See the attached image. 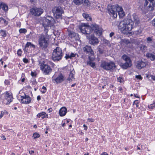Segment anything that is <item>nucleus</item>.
Masks as SVG:
<instances>
[{"label": "nucleus", "mask_w": 155, "mask_h": 155, "mask_svg": "<svg viewBox=\"0 0 155 155\" xmlns=\"http://www.w3.org/2000/svg\"><path fill=\"white\" fill-rule=\"evenodd\" d=\"M83 50L84 52L90 54L91 55L94 54V52L91 49V47L86 45L83 48Z\"/></svg>", "instance_id": "obj_16"}, {"label": "nucleus", "mask_w": 155, "mask_h": 155, "mask_svg": "<svg viewBox=\"0 0 155 155\" xmlns=\"http://www.w3.org/2000/svg\"><path fill=\"white\" fill-rule=\"evenodd\" d=\"M86 28V32L85 34H90L92 31V29L91 28V25L90 27L88 26L87 24Z\"/></svg>", "instance_id": "obj_23"}, {"label": "nucleus", "mask_w": 155, "mask_h": 155, "mask_svg": "<svg viewBox=\"0 0 155 155\" xmlns=\"http://www.w3.org/2000/svg\"><path fill=\"white\" fill-rule=\"evenodd\" d=\"M75 74V72L74 71V69L72 70H71L70 72L69 77L68 80L70 82L72 81L73 79H74V75Z\"/></svg>", "instance_id": "obj_21"}, {"label": "nucleus", "mask_w": 155, "mask_h": 155, "mask_svg": "<svg viewBox=\"0 0 155 155\" xmlns=\"http://www.w3.org/2000/svg\"><path fill=\"white\" fill-rule=\"evenodd\" d=\"M3 96L5 97V99L7 101L6 104H9L12 101L13 97L11 93L7 92L5 94H3L1 95L2 97Z\"/></svg>", "instance_id": "obj_13"}, {"label": "nucleus", "mask_w": 155, "mask_h": 155, "mask_svg": "<svg viewBox=\"0 0 155 155\" xmlns=\"http://www.w3.org/2000/svg\"><path fill=\"white\" fill-rule=\"evenodd\" d=\"M0 8H2L3 10L6 11L8 10V6L4 3H0Z\"/></svg>", "instance_id": "obj_24"}, {"label": "nucleus", "mask_w": 155, "mask_h": 155, "mask_svg": "<svg viewBox=\"0 0 155 155\" xmlns=\"http://www.w3.org/2000/svg\"><path fill=\"white\" fill-rule=\"evenodd\" d=\"M115 6L116 7V12L117 13V12L118 13L119 12L123 10L122 8L121 7L119 6L118 5H116Z\"/></svg>", "instance_id": "obj_30"}, {"label": "nucleus", "mask_w": 155, "mask_h": 155, "mask_svg": "<svg viewBox=\"0 0 155 155\" xmlns=\"http://www.w3.org/2000/svg\"><path fill=\"white\" fill-rule=\"evenodd\" d=\"M101 67L107 70H113L116 67L115 63L111 61L110 62H103L101 63Z\"/></svg>", "instance_id": "obj_8"}, {"label": "nucleus", "mask_w": 155, "mask_h": 155, "mask_svg": "<svg viewBox=\"0 0 155 155\" xmlns=\"http://www.w3.org/2000/svg\"><path fill=\"white\" fill-rule=\"evenodd\" d=\"M9 131L13 133V134H15V133L14 132V131H13V130H9Z\"/></svg>", "instance_id": "obj_60"}, {"label": "nucleus", "mask_w": 155, "mask_h": 155, "mask_svg": "<svg viewBox=\"0 0 155 155\" xmlns=\"http://www.w3.org/2000/svg\"><path fill=\"white\" fill-rule=\"evenodd\" d=\"M104 42L105 43L107 44V45L110 44V42L109 41L107 40L104 39Z\"/></svg>", "instance_id": "obj_51"}, {"label": "nucleus", "mask_w": 155, "mask_h": 155, "mask_svg": "<svg viewBox=\"0 0 155 155\" xmlns=\"http://www.w3.org/2000/svg\"><path fill=\"white\" fill-rule=\"evenodd\" d=\"M22 52L21 50L19 49L17 51V54L18 55L21 56V54H22Z\"/></svg>", "instance_id": "obj_47"}, {"label": "nucleus", "mask_w": 155, "mask_h": 155, "mask_svg": "<svg viewBox=\"0 0 155 155\" xmlns=\"http://www.w3.org/2000/svg\"><path fill=\"white\" fill-rule=\"evenodd\" d=\"M152 24L153 26H155V19L152 21Z\"/></svg>", "instance_id": "obj_57"}, {"label": "nucleus", "mask_w": 155, "mask_h": 155, "mask_svg": "<svg viewBox=\"0 0 155 155\" xmlns=\"http://www.w3.org/2000/svg\"><path fill=\"white\" fill-rule=\"evenodd\" d=\"M87 38L89 40V43L91 45H95L99 42L98 38L93 35H91L89 37L87 36Z\"/></svg>", "instance_id": "obj_10"}, {"label": "nucleus", "mask_w": 155, "mask_h": 155, "mask_svg": "<svg viewBox=\"0 0 155 155\" xmlns=\"http://www.w3.org/2000/svg\"><path fill=\"white\" fill-rule=\"evenodd\" d=\"M134 23H135L136 26L137 25L140 23L139 18L135 16L134 17Z\"/></svg>", "instance_id": "obj_28"}, {"label": "nucleus", "mask_w": 155, "mask_h": 155, "mask_svg": "<svg viewBox=\"0 0 155 155\" xmlns=\"http://www.w3.org/2000/svg\"><path fill=\"white\" fill-rule=\"evenodd\" d=\"M1 35L3 37H5L6 36V31L4 30H1Z\"/></svg>", "instance_id": "obj_33"}, {"label": "nucleus", "mask_w": 155, "mask_h": 155, "mask_svg": "<svg viewBox=\"0 0 155 155\" xmlns=\"http://www.w3.org/2000/svg\"><path fill=\"white\" fill-rule=\"evenodd\" d=\"M37 99L38 101H39L41 99V97L40 96H38L37 97Z\"/></svg>", "instance_id": "obj_61"}, {"label": "nucleus", "mask_w": 155, "mask_h": 155, "mask_svg": "<svg viewBox=\"0 0 155 155\" xmlns=\"http://www.w3.org/2000/svg\"><path fill=\"white\" fill-rule=\"evenodd\" d=\"M29 153L31 155L33 154L34 153V150L29 151Z\"/></svg>", "instance_id": "obj_54"}, {"label": "nucleus", "mask_w": 155, "mask_h": 155, "mask_svg": "<svg viewBox=\"0 0 155 155\" xmlns=\"http://www.w3.org/2000/svg\"><path fill=\"white\" fill-rule=\"evenodd\" d=\"M114 35V33L112 32L110 34L109 36L110 37H112Z\"/></svg>", "instance_id": "obj_55"}, {"label": "nucleus", "mask_w": 155, "mask_h": 155, "mask_svg": "<svg viewBox=\"0 0 155 155\" xmlns=\"http://www.w3.org/2000/svg\"><path fill=\"white\" fill-rule=\"evenodd\" d=\"M135 78L139 80H142V78L140 75H136L135 76Z\"/></svg>", "instance_id": "obj_46"}, {"label": "nucleus", "mask_w": 155, "mask_h": 155, "mask_svg": "<svg viewBox=\"0 0 155 155\" xmlns=\"http://www.w3.org/2000/svg\"><path fill=\"white\" fill-rule=\"evenodd\" d=\"M117 81L118 82L121 83L123 82V79L120 77H119L117 78Z\"/></svg>", "instance_id": "obj_43"}, {"label": "nucleus", "mask_w": 155, "mask_h": 155, "mask_svg": "<svg viewBox=\"0 0 155 155\" xmlns=\"http://www.w3.org/2000/svg\"><path fill=\"white\" fill-rule=\"evenodd\" d=\"M76 54L73 53H71L70 54H66L65 56V58L66 59L68 58H72L74 57L75 56Z\"/></svg>", "instance_id": "obj_29"}, {"label": "nucleus", "mask_w": 155, "mask_h": 155, "mask_svg": "<svg viewBox=\"0 0 155 155\" xmlns=\"http://www.w3.org/2000/svg\"><path fill=\"white\" fill-rule=\"evenodd\" d=\"M130 43L129 41L127 39H121L120 41V44L121 45H124V44L128 45Z\"/></svg>", "instance_id": "obj_25"}, {"label": "nucleus", "mask_w": 155, "mask_h": 155, "mask_svg": "<svg viewBox=\"0 0 155 155\" xmlns=\"http://www.w3.org/2000/svg\"><path fill=\"white\" fill-rule=\"evenodd\" d=\"M86 24L82 23L79 26V28L81 32L84 34H86Z\"/></svg>", "instance_id": "obj_19"}, {"label": "nucleus", "mask_w": 155, "mask_h": 155, "mask_svg": "<svg viewBox=\"0 0 155 155\" xmlns=\"http://www.w3.org/2000/svg\"><path fill=\"white\" fill-rule=\"evenodd\" d=\"M101 155H108L106 152H104L102 153Z\"/></svg>", "instance_id": "obj_62"}, {"label": "nucleus", "mask_w": 155, "mask_h": 155, "mask_svg": "<svg viewBox=\"0 0 155 155\" xmlns=\"http://www.w3.org/2000/svg\"><path fill=\"white\" fill-rule=\"evenodd\" d=\"M87 64L90 66L91 67H92L93 68H95V63H94L91 62V61H88L87 62Z\"/></svg>", "instance_id": "obj_31"}, {"label": "nucleus", "mask_w": 155, "mask_h": 155, "mask_svg": "<svg viewBox=\"0 0 155 155\" xmlns=\"http://www.w3.org/2000/svg\"><path fill=\"white\" fill-rule=\"evenodd\" d=\"M31 47H33V48H35V46L31 43V45L30 46Z\"/></svg>", "instance_id": "obj_63"}, {"label": "nucleus", "mask_w": 155, "mask_h": 155, "mask_svg": "<svg viewBox=\"0 0 155 155\" xmlns=\"http://www.w3.org/2000/svg\"><path fill=\"white\" fill-rule=\"evenodd\" d=\"M152 41V39L150 37H148L147 38V42L148 43H151Z\"/></svg>", "instance_id": "obj_42"}, {"label": "nucleus", "mask_w": 155, "mask_h": 155, "mask_svg": "<svg viewBox=\"0 0 155 155\" xmlns=\"http://www.w3.org/2000/svg\"><path fill=\"white\" fill-rule=\"evenodd\" d=\"M37 116L39 118L41 117L42 119H43L44 118L48 117V114L45 112H42L41 113L38 114L37 115Z\"/></svg>", "instance_id": "obj_22"}, {"label": "nucleus", "mask_w": 155, "mask_h": 155, "mask_svg": "<svg viewBox=\"0 0 155 155\" xmlns=\"http://www.w3.org/2000/svg\"><path fill=\"white\" fill-rule=\"evenodd\" d=\"M78 35V34L72 31H69L68 35L69 37L71 38H74Z\"/></svg>", "instance_id": "obj_27"}, {"label": "nucleus", "mask_w": 155, "mask_h": 155, "mask_svg": "<svg viewBox=\"0 0 155 155\" xmlns=\"http://www.w3.org/2000/svg\"><path fill=\"white\" fill-rule=\"evenodd\" d=\"M146 56L151 60L153 61L155 60V53L153 52L152 53L147 52L146 54Z\"/></svg>", "instance_id": "obj_17"}, {"label": "nucleus", "mask_w": 155, "mask_h": 155, "mask_svg": "<svg viewBox=\"0 0 155 155\" xmlns=\"http://www.w3.org/2000/svg\"><path fill=\"white\" fill-rule=\"evenodd\" d=\"M67 109L66 108L63 107L61 108L59 110V114L61 116H64L67 113Z\"/></svg>", "instance_id": "obj_20"}, {"label": "nucleus", "mask_w": 155, "mask_h": 155, "mask_svg": "<svg viewBox=\"0 0 155 155\" xmlns=\"http://www.w3.org/2000/svg\"><path fill=\"white\" fill-rule=\"evenodd\" d=\"M64 80V77L62 74H60L54 79V81L56 83H59L62 82Z\"/></svg>", "instance_id": "obj_18"}, {"label": "nucleus", "mask_w": 155, "mask_h": 155, "mask_svg": "<svg viewBox=\"0 0 155 155\" xmlns=\"http://www.w3.org/2000/svg\"><path fill=\"white\" fill-rule=\"evenodd\" d=\"M0 21L2 23H5L6 24H7V22L3 18H0Z\"/></svg>", "instance_id": "obj_38"}, {"label": "nucleus", "mask_w": 155, "mask_h": 155, "mask_svg": "<svg viewBox=\"0 0 155 155\" xmlns=\"http://www.w3.org/2000/svg\"><path fill=\"white\" fill-rule=\"evenodd\" d=\"M31 45V43L28 42L25 46V48L28 47L29 46H30Z\"/></svg>", "instance_id": "obj_48"}, {"label": "nucleus", "mask_w": 155, "mask_h": 155, "mask_svg": "<svg viewBox=\"0 0 155 155\" xmlns=\"http://www.w3.org/2000/svg\"><path fill=\"white\" fill-rule=\"evenodd\" d=\"M31 75L32 76H36V74H35L34 72H33L32 71L31 73Z\"/></svg>", "instance_id": "obj_56"}, {"label": "nucleus", "mask_w": 155, "mask_h": 155, "mask_svg": "<svg viewBox=\"0 0 155 155\" xmlns=\"http://www.w3.org/2000/svg\"><path fill=\"white\" fill-rule=\"evenodd\" d=\"M73 2L76 5H79L82 2L81 0H73Z\"/></svg>", "instance_id": "obj_32"}, {"label": "nucleus", "mask_w": 155, "mask_h": 155, "mask_svg": "<svg viewBox=\"0 0 155 155\" xmlns=\"http://www.w3.org/2000/svg\"><path fill=\"white\" fill-rule=\"evenodd\" d=\"M38 65L40 67L41 70L45 74H48L51 72L52 69L50 66H49L46 62L45 61H39Z\"/></svg>", "instance_id": "obj_3"}, {"label": "nucleus", "mask_w": 155, "mask_h": 155, "mask_svg": "<svg viewBox=\"0 0 155 155\" xmlns=\"http://www.w3.org/2000/svg\"><path fill=\"white\" fill-rule=\"evenodd\" d=\"M46 91V88L45 87L43 86L42 87V89L41 91L43 93H45Z\"/></svg>", "instance_id": "obj_41"}, {"label": "nucleus", "mask_w": 155, "mask_h": 155, "mask_svg": "<svg viewBox=\"0 0 155 155\" xmlns=\"http://www.w3.org/2000/svg\"><path fill=\"white\" fill-rule=\"evenodd\" d=\"M141 31L140 30H138L137 31H135L134 32L135 34L136 35H139L141 33Z\"/></svg>", "instance_id": "obj_44"}, {"label": "nucleus", "mask_w": 155, "mask_h": 155, "mask_svg": "<svg viewBox=\"0 0 155 155\" xmlns=\"http://www.w3.org/2000/svg\"><path fill=\"white\" fill-rule=\"evenodd\" d=\"M83 16L87 21H91L92 20V18L91 17L87 14L84 13L83 14Z\"/></svg>", "instance_id": "obj_26"}, {"label": "nucleus", "mask_w": 155, "mask_h": 155, "mask_svg": "<svg viewBox=\"0 0 155 155\" xmlns=\"http://www.w3.org/2000/svg\"><path fill=\"white\" fill-rule=\"evenodd\" d=\"M91 28L92 31L94 30V32L97 35L100 36L102 34V29L101 27L96 24L91 25Z\"/></svg>", "instance_id": "obj_11"}, {"label": "nucleus", "mask_w": 155, "mask_h": 155, "mask_svg": "<svg viewBox=\"0 0 155 155\" xmlns=\"http://www.w3.org/2000/svg\"><path fill=\"white\" fill-rule=\"evenodd\" d=\"M138 104V101L137 100H135L134 101V102L133 105H136V107H137L138 106L137 105Z\"/></svg>", "instance_id": "obj_45"}, {"label": "nucleus", "mask_w": 155, "mask_h": 155, "mask_svg": "<svg viewBox=\"0 0 155 155\" xmlns=\"http://www.w3.org/2000/svg\"><path fill=\"white\" fill-rule=\"evenodd\" d=\"M150 77H151L153 80H155V76L152 75H150Z\"/></svg>", "instance_id": "obj_53"}, {"label": "nucleus", "mask_w": 155, "mask_h": 155, "mask_svg": "<svg viewBox=\"0 0 155 155\" xmlns=\"http://www.w3.org/2000/svg\"><path fill=\"white\" fill-rule=\"evenodd\" d=\"M27 31L26 29L23 28V29H21L19 30V31L20 33H25Z\"/></svg>", "instance_id": "obj_39"}, {"label": "nucleus", "mask_w": 155, "mask_h": 155, "mask_svg": "<svg viewBox=\"0 0 155 155\" xmlns=\"http://www.w3.org/2000/svg\"><path fill=\"white\" fill-rule=\"evenodd\" d=\"M33 137L34 139L38 138L40 137L39 134L36 133H34L33 134Z\"/></svg>", "instance_id": "obj_37"}, {"label": "nucleus", "mask_w": 155, "mask_h": 155, "mask_svg": "<svg viewBox=\"0 0 155 155\" xmlns=\"http://www.w3.org/2000/svg\"><path fill=\"white\" fill-rule=\"evenodd\" d=\"M54 16L57 19H61L62 14L64 13L63 8L60 6L55 7L52 9Z\"/></svg>", "instance_id": "obj_6"}, {"label": "nucleus", "mask_w": 155, "mask_h": 155, "mask_svg": "<svg viewBox=\"0 0 155 155\" xmlns=\"http://www.w3.org/2000/svg\"><path fill=\"white\" fill-rule=\"evenodd\" d=\"M122 59L125 61V63H121L120 66L124 69H126L128 67H130L131 65V61L130 58L126 54L122 55L121 57Z\"/></svg>", "instance_id": "obj_5"}, {"label": "nucleus", "mask_w": 155, "mask_h": 155, "mask_svg": "<svg viewBox=\"0 0 155 155\" xmlns=\"http://www.w3.org/2000/svg\"><path fill=\"white\" fill-rule=\"evenodd\" d=\"M83 127H84V129L85 130H86L87 129V127L85 124L83 125Z\"/></svg>", "instance_id": "obj_59"}, {"label": "nucleus", "mask_w": 155, "mask_h": 155, "mask_svg": "<svg viewBox=\"0 0 155 155\" xmlns=\"http://www.w3.org/2000/svg\"><path fill=\"white\" fill-rule=\"evenodd\" d=\"M48 110L49 111V112H51L52 111V109L51 108H49L48 109Z\"/></svg>", "instance_id": "obj_64"}, {"label": "nucleus", "mask_w": 155, "mask_h": 155, "mask_svg": "<svg viewBox=\"0 0 155 155\" xmlns=\"http://www.w3.org/2000/svg\"><path fill=\"white\" fill-rule=\"evenodd\" d=\"M4 114V112L2 111L1 112V113L0 115V119L3 116Z\"/></svg>", "instance_id": "obj_49"}, {"label": "nucleus", "mask_w": 155, "mask_h": 155, "mask_svg": "<svg viewBox=\"0 0 155 155\" xmlns=\"http://www.w3.org/2000/svg\"><path fill=\"white\" fill-rule=\"evenodd\" d=\"M82 1H84V3L85 5H86L87 6H88L90 4V2L88 1V0H83Z\"/></svg>", "instance_id": "obj_40"}, {"label": "nucleus", "mask_w": 155, "mask_h": 155, "mask_svg": "<svg viewBox=\"0 0 155 155\" xmlns=\"http://www.w3.org/2000/svg\"><path fill=\"white\" fill-rule=\"evenodd\" d=\"M54 23V19L52 17L47 16L43 20L42 25L44 27L45 34H42L38 37V43L42 49H45L48 45L49 36L48 34V30Z\"/></svg>", "instance_id": "obj_1"}, {"label": "nucleus", "mask_w": 155, "mask_h": 155, "mask_svg": "<svg viewBox=\"0 0 155 155\" xmlns=\"http://www.w3.org/2000/svg\"><path fill=\"white\" fill-rule=\"evenodd\" d=\"M155 106V101H153V104L148 105V107L149 108L153 109Z\"/></svg>", "instance_id": "obj_36"}, {"label": "nucleus", "mask_w": 155, "mask_h": 155, "mask_svg": "<svg viewBox=\"0 0 155 155\" xmlns=\"http://www.w3.org/2000/svg\"><path fill=\"white\" fill-rule=\"evenodd\" d=\"M108 13L110 15H112L114 18H116L117 16V14L116 12V8L115 5L110 6V8L108 7Z\"/></svg>", "instance_id": "obj_12"}, {"label": "nucleus", "mask_w": 155, "mask_h": 155, "mask_svg": "<svg viewBox=\"0 0 155 155\" xmlns=\"http://www.w3.org/2000/svg\"><path fill=\"white\" fill-rule=\"evenodd\" d=\"M2 138L3 140H5L6 139V138L5 136H2L1 137Z\"/></svg>", "instance_id": "obj_58"}, {"label": "nucleus", "mask_w": 155, "mask_h": 155, "mask_svg": "<svg viewBox=\"0 0 155 155\" xmlns=\"http://www.w3.org/2000/svg\"><path fill=\"white\" fill-rule=\"evenodd\" d=\"M87 121L90 122H94V120L92 118H88L87 119Z\"/></svg>", "instance_id": "obj_50"}, {"label": "nucleus", "mask_w": 155, "mask_h": 155, "mask_svg": "<svg viewBox=\"0 0 155 155\" xmlns=\"http://www.w3.org/2000/svg\"><path fill=\"white\" fill-rule=\"evenodd\" d=\"M118 13L119 16L121 17H123L125 15L123 10Z\"/></svg>", "instance_id": "obj_34"}, {"label": "nucleus", "mask_w": 155, "mask_h": 155, "mask_svg": "<svg viewBox=\"0 0 155 155\" xmlns=\"http://www.w3.org/2000/svg\"><path fill=\"white\" fill-rule=\"evenodd\" d=\"M22 103L24 104H28L31 101V97L26 95L25 94L24 96H21V97Z\"/></svg>", "instance_id": "obj_14"}, {"label": "nucleus", "mask_w": 155, "mask_h": 155, "mask_svg": "<svg viewBox=\"0 0 155 155\" xmlns=\"http://www.w3.org/2000/svg\"><path fill=\"white\" fill-rule=\"evenodd\" d=\"M133 24L131 19H125L119 23L118 28L123 33L125 34L132 30Z\"/></svg>", "instance_id": "obj_2"}, {"label": "nucleus", "mask_w": 155, "mask_h": 155, "mask_svg": "<svg viewBox=\"0 0 155 155\" xmlns=\"http://www.w3.org/2000/svg\"><path fill=\"white\" fill-rule=\"evenodd\" d=\"M144 6L148 11H151L155 8V0H145Z\"/></svg>", "instance_id": "obj_7"}, {"label": "nucleus", "mask_w": 155, "mask_h": 155, "mask_svg": "<svg viewBox=\"0 0 155 155\" xmlns=\"http://www.w3.org/2000/svg\"><path fill=\"white\" fill-rule=\"evenodd\" d=\"M147 46L144 45H142L140 48L144 52H145L147 50Z\"/></svg>", "instance_id": "obj_35"}, {"label": "nucleus", "mask_w": 155, "mask_h": 155, "mask_svg": "<svg viewBox=\"0 0 155 155\" xmlns=\"http://www.w3.org/2000/svg\"><path fill=\"white\" fill-rule=\"evenodd\" d=\"M62 55V49L59 47H57L53 52L52 59L54 61H58L61 59Z\"/></svg>", "instance_id": "obj_4"}, {"label": "nucleus", "mask_w": 155, "mask_h": 155, "mask_svg": "<svg viewBox=\"0 0 155 155\" xmlns=\"http://www.w3.org/2000/svg\"><path fill=\"white\" fill-rule=\"evenodd\" d=\"M30 12L32 15L39 16L43 12V10L40 8H33L30 9Z\"/></svg>", "instance_id": "obj_9"}, {"label": "nucleus", "mask_w": 155, "mask_h": 155, "mask_svg": "<svg viewBox=\"0 0 155 155\" xmlns=\"http://www.w3.org/2000/svg\"><path fill=\"white\" fill-rule=\"evenodd\" d=\"M23 61L25 63H27L28 62V60L26 58L23 59Z\"/></svg>", "instance_id": "obj_52"}, {"label": "nucleus", "mask_w": 155, "mask_h": 155, "mask_svg": "<svg viewBox=\"0 0 155 155\" xmlns=\"http://www.w3.org/2000/svg\"><path fill=\"white\" fill-rule=\"evenodd\" d=\"M147 65L146 62L142 61H139L135 63V65L136 68L139 69H140L144 67H145Z\"/></svg>", "instance_id": "obj_15"}]
</instances>
